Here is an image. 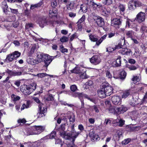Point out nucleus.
Segmentation results:
<instances>
[{
	"mask_svg": "<svg viewBox=\"0 0 147 147\" xmlns=\"http://www.w3.org/2000/svg\"><path fill=\"white\" fill-rule=\"evenodd\" d=\"M65 130V125H62L59 128L58 131L60 136L66 140H69L72 138H76L79 134L78 132H76L74 129L71 131V134L66 133L64 131Z\"/></svg>",
	"mask_w": 147,
	"mask_h": 147,
	"instance_id": "1",
	"label": "nucleus"
},
{
	"mask_svg": "<svg viewBox=\"0 0 147 147\" xmlns=\"http://www.w3.org/2000/svg\"><path fill=\"white\" fill-rule=\"evenodd\" d=\"M36 85L34 83L28 85H23L21 88V91L25 95H29L36 89Z\"/></svg>",
	"mask_w": 147,
	"mask_h": 147,
	"instance_id": "2",
	"label": "nucleus"
},
{
	"mask_svg": "<svg viewBox=\"0 0 147 147\" xmlns=\"http://www.w3.org/2000/svg\"><path fill=\"white\" fill-rule=\"evenodd\" d=\"M45 127L42 126H34L27 132V135H38L44 131Z\"/></svg>",
	"mask_w": 147,
	"mask_h": 147,
	"instance_id": "3",
	"label": "nucleus"
},
{
	"mask_svg": "<svg viewBox=\"0 0 147 147\" xmlns=\"http://www.w3.org/2000/svg\"><path fill=\"white\" fill-rule=\"evenodd\" d=\"M127 110V108L123 105H122L119 107L115 109L111 108H110L109 109V111L110 113H113L114 114L116 115L123 113Z\"/></svg>",
	"mask_w": 147,
	"mask_h": 147,
	"instance_id": "4",
	"label": "nucleus"
},
{
	"mask_svg": "<svg viewBox=\"0 0 147 147\" xmlns=\"http://www.w3.org/2000/svg\"><path fill=\"white\" fill-rule=\"evenodd\" d=\"M93 18L98 26L102 27L104 25V20L102 18L99 16L94 15L93 16Z\"/></svg>",
	"mask_w": 147,
	"mask_h": 147,
	"instance_id": "5",
	"label": "nucleus"
},
{
	"mask_svg": "<svg viewBox=\"0 0 147 147\" xmlns=\"http://www.w3.org/2000/svg\"><path fill=\"white\" fill-rule=\"evenodd\" d=\"M57 57V56H50L48 54H47L44 59V62L45 63L44 66L47 67L51 63L53 60Z\"/></svg>",
	"mask_w": 147,
	"mask_h": 147,
	"instance_id": "6",
	"label": "nucleus"
},
{
	"mask_svg": "<svg viewBox=\"0 0 147 147\" xmlns=\"http://www.w3.org/2000/svg\"><path fill=\"white\" fill-rule=\"evenodd\" d=\"M38 107L39 112L37 114V116L38 118H40L45 116L46 110V108H44L43 105L41 103L39 104Z\"/></svg>",
	"mask_w": 147,
	"mask_h": 147,
	"instance_id": "7",
	"label": "nucleus"
},
{
	"mask_svg": "<svg viewBox=\"0 0 147 147\" xmlns=\"http://www.w3.org/2000/svg\"><path fill=\"white\" fill-rule=\"evenodd\" d=\"M121 20L120 18H114L111 19V25L116 28H119L121 24Z\"/></svg>",
	"mask_w": 147,
	"mask_h": 147,
	"instance_id": "8",
	"label": "nucleus"
},
{
	"mask_svg": "<svg viewBox=\"0 0 147 147\" xmlns=\"http://www.w3.org/2000/svg\"><path fill=\"white\" fill-rule=\"evenodd\" d=\"M71 95L72 96L74 97H78L80 99L84 97L92 101V99H90L87 95L84 94L83 93H80L78 92H73L71 93Z\"/></svg>",
	"mask_w": 147,
	"mask_h": 147,
	"instance_id": "9",
	"label": "nucleus"
},
{
	"mask_svg": "<svg viewBox=\"0 0 147 147\" xmlns=\"http://www.w3.org/2000/svg\"><path fill=\"white\" fill-rule=\"evenodd\" d=\"M102 86L103 87L107 96H110L113 93V89L111 86H106L105 84H103Z\"/></svg>",
	"mask_w": 147,
	"mask_h": 147,
	"instance_id": "10",
	"label": "nucleus"
},
{
	"mask_svg": "<svg viewBox=\"0 0 147 147\" xmlns=\"http://www.w3.org/2000/svg\"><path fill=\"white\" fill-rule=\"evenodd\" d=\"M101 61L100 57L98 55H94L90 59L91 63L95 65L99 64Z\"/></svg>",
	"mask_w": 147,
	"mask_h": 147,
	"instance_id": "11",
	"label": "nucleus"
},
{
	"mask_svg": "<svg viewBox=\"0 0 147 147\" xmlns=\"http://www.w3.org/2000/svg\"><path fill=\"white\" fill-rule=\"evenodd\" d=\"M145 13L140 12L137 15L135 19L139 23H141L145 20Z\"/></svg>",
	"mask_w": 147,
	"mask_h": 147,
	"instance_id": "12",
	"label": "nucleus"
},
{
	"mask_svg": "<svg viewBox=\"0 0 147 147\" xmlns=\"http://www.w3.org/2000/svg\"><path fill=\"white\" fill-rule=\"evenodd\" d=\"M111 100L115 105L120 104L121 102L120 97L118 96H115L112 97Z\"/></svg>",
	"mask_w": 147,
	"mask_h": 147,
	"instance_id": "13",
	"label": "nucleus"
},
{
	"mask_svg": "<svg viewBox=\"0 0 147 147\" xmlns=\"http://www.w3.org/2000/svg\"><path fill=\"white\" fill-rule=\"evenodd\" d=\"M46 55V54H44L42 53H40L38 54L37 56L36 59L38 60V62L40 63L43 61H44V60Z\"/></svg>",
	"mask_w": 147,
	"mask_h": 147,
	"instance_id": "14",
	"label": "nucleus"
},
{
	"mask_svg": "<svg viewBox=\"0 0 147 147\" xmlns=\"http://www.w3.org/2000/svg\"><path fill=\"white\" fill-rule=\"evenodd\" d=\"M121 57L120 56H119L116 60L112 62V66L114 67L120 66L121 65Z\"/></svg>",
	"mask_w": 147,
	"mask_h": 147,
	"instance_id": "15",
	"label": "nucleus"
},
{
	"mask_svg": "<svg viewBox=\"0 0 147 147\" xmlns=\"http://www.w3.org/2000/svg\"><path fill=\"white\" fill-rule=\"evenodd\" d=\"M97 93L98 96L101 98H104L107 96L103 88L98 90Z\"/></svg>",
	"mask_w": 147,
	"mask_h": 147,
	"instance_id": "16",
	"label": "nucleus"
},
{
	"mask_svg": "<svg viewBox=\"0 0 147 147\" xmlns=\"http://www.w3.org/2000/svg\"><path fill=\"white\" fill-rule=\"evenodd\" d=\"M119 52L123 55H129L130 53L132 54L131 50L127 48H121L119 50Z\"/></svg>",
	"mask_w": 147,
	"mask_h": 147,
	"instance_id": "17",
	"label": "nucleus"
},
{
	"mask_svg": "<svg viewBox=\"0 0 147 147\" xmlns=\"http://www.w3.org/2000/svg\"><path fill=\"white\" fill-rule=\"evenodd\" d=\"M39 24L40 26L42 28H43L45 26L48 24L47 20L45 18L40 20L39 22Z\"/></svg>",
	"mask_w": 147,
	"mask_h": 147,
	"instance_id": "18",
	"label": "nucleus"
},
{
	"mask_svg": "<svg viewBox=\"0 0 147 147\" xmlns=\"http://www.w3.org/2000/svg\"><path fill=\"white\" fill-rule=\"evenodd\" d=\"M57 15V11L56 9H53L52 10H50L49 11V16L51 17L56 16Z\"/></svg>",
	"mask_w": 147,
	"mask_h": 147,
	"instance_id": "19",
	"label": "nucleus"
},
{
	"mask_svg": "<svg viewBox=\"0 0 147 147\" xmlns=\"http://www.w3.org/2000/svg\"><path fill=\"white\" fill-rule=\"evenodd\" d=\"M131 92V90L130 89L124 91L122 95V98H126L130 94Z\"/></svg>",
	"mask_w": 147,
	"mask_h": 147,
	"instance_id": "20",
	"label": "nucleus"
},
{
	"mask_svg": "<svg viewBox=\"0 0 147 147\" xmlns=\"http://www.w3.org/2000/svg\"><path fill=\"white\" fill-rule=\"evenodd\" d=\"M128 7L130 10H134L136 8L133 0L130 1L128 4Z\"/></svg>",
	"mask_w": 147,
	"mask_h": 147,
	"instance_id": "21",
	"label": "nucleus"
},
{
	"mask_svg": "<svg viewBox=\"0 0 147 147\" xmlns=\"http://www.w3.org/2000/svg\"><path fill=\"white\" fill-rule=\"evenodd\" d=\"M91 6H92L94 10L96 9L97 8H98L99 9H101L102 8V7L101 5L100 4L97 5L94 2L91 3Z\"/></svg>",
	"mask_w": 147,
	"mask_h": 147,
	"instance_id": "22",
	"label": "nucleus"
},
{
	"mask_svg": "<svg viewBox=\"0 0 147 147\" xmlns=\"http://www.w3.org/2000/svg\"><path fill=\"white\" fill-rule=\"evenodd\" d=\"M89 37L90 39L93 42H97L98 40V38H97L96 36L92 34H88Z\"/></svg>",
	"mask_w": 147,
	"mask_h": 147,
	"instance_id": "23",
	"label": "nucleus"
},
{
	"mask_svg": "<svg viewBox=\"0 0 147 147\" xmlns=\"http://www.w3.org/2000/svg\"><path fill=\"white\" fill-rule=\"evenodd\" d=\"M75 3L73 1L68 2V3L67 5V8L68 9H74Z\"/></svg>",
	"mask_w": 147,
	"mask_h": 147,
	"instance_id": "24",
	"label": "nucleus"
},
{
	"mask_svg": "<svg viewBox=\"0 0 147 147\" xmlns=\"http://www.w3.org/2000/svg\"><path fill=\"white\" fill-rule=\"evenodd\" d=\"M11 100L14 102L19 100L20 99V97L14 94H12L11 96Z\"/></svg>",
	"mask_w": 147,
	"mask_h": 147,
	"instance_id": "25",
	"label": "nucleus"
},
{
	"mask_svg": "<svg viewBox=\"0 0 147 147\" xmlns=\"http://www.w3.org/2000/svg\"><path fill=\"white\" fill-rule=\"evenodd\" d=\"M119 8L120 9L121 14L122 15H123L124 13V12L125 10V5L122 4H120L119 6Z\"/></svg>",
	"mask_w": 147,
	"mask_h": 147,
	"instance_id": "26",
	"label": "nucleus"
},
{
	"mask_svg": "<svg viewBox=\"0 0 147 147\" xmlns=\"http://www.w3.org/2000/svg\"><path fill=\"white\" fill-rule=\"evenodd\" d=\"M2 6L3 9V12L5 13H7L8 6L7 5L5 2L3 1L2 2Z\"/></svg>",
	"mask_w": 147,
	"mask_h": 147,
	"instance_id": "27",
	"label": "nucleus"
},
{
	"mask_svg": "<svg viewBox=\"0 0 147 147\" xmlns=\"http://www.w3.org/2000/svg\"><path fill=\"white\" fill-rule=\"evenodd\" d=\"M134 3V6L135 8L137 7L142 6L143 4L140 1L137 0H133Z\"/></svg>",
	"mask_w": 147,
	"mask_h": 147,
	"instance_id": "28",
	"label": "nucleus"
},
{
	"mask_svg": "<svg viewBox=\"0 0 147 147\" xmlns=\"http://www.w3.org/2000/svg\"><path fill=\"white\" fill-rule=\"evenodd\" d=\"M134 32L132 30L126 32V34L127 38H132Z\"/></svg>",
	"mask_w": 147,
	"mask_h": 147,
	"instance_id": "29",
	"label": "nucleus"
},
{
	"mask_svg": "<svg viewBox=\"0 0 147 147\" xmlns=\"http://www.w3.org/2000/svg\"><path fill=\"white\" fill-rule=\"evenodd\" d=\"M106 35H104L99 40L96 42V45L97 46L99 45L102 42L103 40L106 38Z\"/></svg>",
	"mask_w": 147,
	"mask_h": 147,
	"instance_id": "30",
	"label": "nucleus"
},
{
	"mask_svg": "<svg viewBox=\"0 0 147 147\" xmlns=\"http://www.w3.org/2000/svg\"><path fill=\"white\" fill-rule=\"evenodd\" d=\"M126 76V73L124 71H123L120 72L119 78L123 80L125 78Z\"/></svg>",
	"mask_w": 147,
	"mask_h": 147,
	"instance_id": "31",
	"label": "nucleus"
},
{
	"mask_svg": "<svg viewBox=\"0 0 147 147\" xmlns=\"http://www.w3.org/2000/svg\"><path fill=\"white\" fill-rule=\"evenodd\" d=\"M87 7L85 4H82L80 7V11L83 12H86L87 11Z\"/></svg>",
	"mask_w": 147,
	"mask_h": 147,
	"instance_id": "32",
	"label": "nucleus"
},
{
	"mask_svg": "<svg viewBox=\"0 0 147 147\" xmlns=\"http://www.w3.org/2000/svg\"><path fill=\"white\" fill-rule=\"evenodd\" d=\"M140 80V78L139 76H133V78L131 79V80L134 83H136L138 82H139Z\"/></svg>",
	"mask_w": 147,
	"mask_h": 147,
	"instance_id": "33",
	"label": "nucleus"
},
{
	"mask_svg": "<svg viewBox=\"0 0 147 147\" xmlns=\"http://www.w3.org/2000/svg\"><path fill=\"white\" fill-rule=\"evenodd\" d=\"M70 89L71 91L73 92H75V91L78 90L77 87L76 85L74 84L71 86Z\"/></svg>",
	"mask_w": 147,
	"mask_h": 147,
	"instance_id": "34",
	"label": "nucleus"
},
{
	"mask_svg": "<svg viewBox=\"0 0 147 147\" xmlns=\"http://www.w3.org/2000/svg\"><path fill=\"white\" fill-rule=\"evenodd\" d=\"M32 62L30 61V59H28L27 60L28 63L31 65H34L35 64H37L39 62H38V60H37L32 58Z\"/></svg>",
	"mask_w": 147,
	"mask_h": 147,
	"instance_id": "35",
	"label": "nucleus"
},
{
	"mask_svg": "<svg viewBox=\"0 0 147 147\" xmlns=\"http://www.w3.org/2000/svg\"><path fill=\"white\" fill-rule=\"evenodd\" d=\"M137 27V25L133 22L132 24V25L131 26V27L129 28H132L136 31H138L139 30V29Z\"/></svg>",
	"mask_w": 147,
	"mask_h": 147,
	"instance_id": "36",
	"label": "nucleus"
},
{
	"mask_svg": "<svg viewBox=\"0 0 147 147\" xmlns=\"http://www.w3.org/2000/svg\"><path fill=\"white\" fill-rule=\"evenodd\" d=\"M12 54L14 56V57L15 59L19 57L20 56L21 54L20 53L17 51H14L13 53Z\"/></svg>",
	"mask_w": 147,
	"mask_h": 147,
	"instance_id": "37",
	"label": "nucleus"
},
{
	"mask_svg": "<svg viewBox=\"0 0 147 147\" xmlns=\"http://www.w3.org/2000/svg\"><path fill=\"white\" fill-rule=\"evenodd\" d=\"M80 77L82 79H86L88 78L89 76H87L86 72H84V73L81 72Z\"/></svg>",
	"mask_w": 147,
	"mask_h": 147,
	"instance_id": "38",
	"label": "nucleus"
},
{
	"mask_svg": "<svg viewBox=\"0 0 147 147\" xmlns=\"http://www.w3.org/2000/svg\"><path fill=\"white\" fill-rule=\"evenodd\" d=\"M14 59V56L12 53L9 55L6 58V59L9 61H11Z\"/></svg>",
	"mask_w": 147,
	"mask_h": 147,
	"instance_id": "39",
	"label": "nucleus"
},
{
	"mask_svg": "<svg viewBox=\"0 0 147 147\" xmlns=\"http://www.w3.org/2000/svg\"><path fill=\"white\" fill-rule=\"evenodd\" d=\"M60 51L62 53H64L65 52H68V49L66 48H64L63 45H61L60 46Z\"/></svg>",
	"mask_w": 147,
	"mask_h": 147,
	"instance_id": "40",
	"label": "nucleus"
},
{
	"mask_svg": "<svg viewBox=\"0 0 147 147\" xmlns=\"http://www.w3.org/2000/svg\"><path fill=\"white\" fill-rule=\"evenodd\" d=\"M68 38L65 36H63L60 39V41L62 42H65L68 41Z\"/></svg>",
	"mask_w": 147,
	"mask_h": 147,
	"instance_id": "41",
	"label": "nucleus"
},
{
	"mask_svg": "<svg viewBox=\"0 0 147 147\" xmlns=\"http://www.w3.org/2000/svg\"><path fill=\"white\" fill-rule=\"evenodd\" d=\"M72 72L76 74H80L81 73L79 68L78 67H75L72 70Z\"/></svg>",
	"mask_w": 147,
	"mask_h": 147,
	"instance_id": "42",
	"label": "nucleus"
},
{
	"mask_svg": "<svg viewBox=\"0 0 147 147\" xmlns=\"http://www.w3.org/2000/svg\"><path fill=\"white\" fill-rule=\"evenodd\" d=\"M103 3L107 5H110L112 3V0H103Z\"/></svg>",
	"mask_w": 147,
	"mask_h": 147,
	"instance_id": "43",
	"label": "nucleus"
},
{
	"mask_svg": "<svg viewBox=\"0 0 147 147\" xmlns=\"http://www.w3.org/2000/svg\"><path fill=\"white\" fill-rule=\"evenodd\" d=\"M93 84L92 81L91 80H89L86 82L85 85L86 86V88H88V86H91Z\"/></svg>",
	"mask_w": 147,
	"mask_h": 147,
	"instance_id": "44",
	"label": "nucleus"
},
{
	"mask_svg": "<svg viewBox=\"0 0 147 147\" xmlns=\"http://www.w3.org/2000/svg\"><path fill=\"white\" fill-rule=\"evenodd\" d=\"M133 22L130 20L127 19L126 22V26L128 28L131 27V26Z\"/></svg>",
	"mask_w": 147,
	"mask_h": 147,
	"instance_id": "45",
	"label": "nucleus"
},
{
	"mask_svg": "<svg viewBox=\"0 0 147 147\" xmlns=\"http://www.w3.org/2000/svg\"><path fill=\"white\" fill-rule=\"evenodd\" d=\"M54 98L52 95L51 94H48V96L46 100L48 101H53L54 100Z\"/></svg>",
	"mask_w": 147,
	"mask_h": 147,
	"instance_id": "46",
	"label": "nucleus"
},
{
	"mask_svg": "<svg viewBox=\"0 0 147 147\" xmlns=\"http://www.w3.org/2000/svg\"><path fill=\"white\" fill-rule=\"evenodd\" d=\"M102 9V13L103 15L104 16H106L109 14L110 13V12L109 11H107L106 9H105L104 10H103L102 8L101 9Z\"/></svg>",
	"mask_w": 147,
	"mask_h": 147,
	"instance_id": "47",
	"label": "nucleus"
},
{
	"mask_svg": "<svg viewBox=\"0 0 147 147\" xmlns=\"http://www.w3.org/2000/svg\"><path fill=\"white\" fill-rule=\"evenodd\" d=\"M130 141V139H126L123 141L122 142V144L123 145H126L128 144Z\"/></svg>",
	"mask_w": 147,
	"mask_h": 147,
	"instance_id": "48",
	"label": "nucleus"
},
{
	"mask_svg": "<svg viewBox=\"0 0 147 147\" xmlns=\"http://www.w3.org/2000/svg\"><path fill=\"white\" fill-rule=\"evenodd\" d=\"M28 143L27 142H23L20 143V147H28Z\"/></svg>",
	"mask_w": 147,
	"mask_h": 147,
	"instance_id": "49",
	"label": "nucleus"
},
{
	"mask_svg": "<svg viewBox=\"0 0 147 147\" xmlns=\"http://www.w3.org/2000/svg\"><path fill=\"white\" fill-rule=\"evenodd\" d=\"M85 16H82L80 18L78 21L77 23L80 24L83 22L85 20Z\"/></svg>",
	"mask_w": 147,
	"mask_h": 147,
	"instance_id": "50",
	"label": "nucleus"
},
{
	"mask_svg": "<svg viewBox=\"0 0 147 147\" xmlns=\"http://www.w3.org/2000/svg\"><path fill=\"white\" fill-rule=\"evenodd\" d=\"M74 141V140L73 139V142L71 143L68 144H66L68 147H78L76 146L74 144L73 142Z\"/></svg>",
	"mask_w": 147,
	"mask_h": 147,
	"instance_id": "51",
	"label": "nucleus"
},
{
	"mask_svg": "<svg viewBox=\"0 0 147 147\" xmlns=\"http://www.w3.org/2000/svg\"><path fill=\"white\" fill-rule=\"evenodd\" d=\"M105 72L106 77L108 78L111 79L112 77V76L110 72L108 71H106Z\"/></svg>",
	"mask_w": 147,
	"mask_h": 147,
	"instance_id": "52",
	"label": "nucleus"
},
{
	"mask_svg": "<svg viewBox=\"0 0 147 147\" xmlns=\"http://www.w3.org/2000/svg\"><path fill=\"white\" fill-rule=\"evenodd\" d=\"M56 135V132L55 131H53L51 133L49 138L50 139H53L54 138Z\"/></svg>",
	"mask_w": 147,
	"mask_h": 147,
	"instance_id": "53",
	"label": "nucleus"
},
{
	"mask_svg": "<svg viewBox=\"0 0 147 147\" xmlns=\"http://www.w3.org/2000/svg\"><path fill=\"white\" fill-rule=\"evenodd\" d=\"M7 72L10 76H14V71H11L9 69H7Z\"/></svg>",
	"mask_w": 147,
	"mask_h": 147,
	"instance_id": "54",
	"label": "nucleus"
},
{
	"mask_svg": "<svg viewBox=\"0 0 147 147\" xmlns=\"http://www.w3.org/2000/svg\"><path fill=\"white\" fill-rule=\"evenodd\" d=\"M48 75V74L45 73H39L37 74V76L38 77L40 78H43L44 77L46 76H47Z\"/></svg>",
	"mask_w": 147,
	"mask_h": 147,
	"instance_id": "55",
	"label": "nucleus"
},
{
	"mask_svg": "<svg viewBox=\"0 0 147 147\" xmlns=\"http://www.w3.org/2000/svg\"><path fill=\"white\" fill-rule=\"evenodd\" d=\"M147 100V92H146L145 95H144L143 99H142V102L143 103H146V102Z\"/></svg>",
	"mask_w": 147,
	"mask_h": 147,
	"instance_id": "56",
	"label": "nucleus"
},
{
	"mask_svg": "<svg viewBox=\"0 0 147 147\" xmlns=\"http://www.w3.org/2000/svg\"><path fill=\"white\" fill-rule=\"evenodd\" d=\"M142 32H147V27L143 26H142L140 30Z\"/></svg>",
	"mask_w": 147,
	"mask_h": 147,
	"instance_id": "57",
	"label": "nucleus"
},
{
	"mask_svg": "<svg viewBox=\"0 0 147 147\" xmlns=\"http://www.w3.org/2000/svg\"><path fill=\"white\" fill-rule=\"evenodd\" d=\"M29 107V105L28 103H27V104L26 105L25 104H23L21 107V111H22V110H23L25 108H27Z\"/></svg>",
	"mask_w": 147,
	"mask_h": 147,
	"instance_id": "58",
	"label": "nucleus"
},
{
	"mask_svg": "<svg viewBox=\"0 0 147 147\" xmlns=\"http://www.w3.org/2000/svg\"><path fill=\"white\" fill-rule=\"evenodd\" d=\"M22 72L21 71H14V76H19L22 75Z\"/></svg>",
	"mask_w": 147,
	"mask_h": 147,
	"instance_id": "59",
	"label": "nucleus"
},
{
	"mask_svg": "<svg viewBox=\"0 0 147 147\" xmlns=\"http://www.w3.org/2000/svg\"><path fill=\"white\" fill-rule=\"evenodd\" d=\"M93 109L94 111L96 113H98L99 112V107L96 105H94L93 106Z\"/></svg>",
	"mask_w": 147,
	"mask_h": 147,
	"instance_id": "60",
	"label": "nucleus"
},
{
	"mask_svg": "<svg viewBox=\"0 0 147 147\" xmlns=\"http://www.w3.org/2000/svg\"><path fill=\"white\" fill-rule=\"evenodd\" d=\"M44 2L43 1V0H42L40 1L38 3L36 4L37 5V8L40 7L43 4Z\"/></svg>",
	"mask_w": 147,
	"mask_h": 147,
	"instance_id": "61",
	"label": "nucleus"
},
{
	"mask_svg": "<svg viewBox=\"0 0 147 147\" xmlns=\"http://www.w3.org/2000/svg\"><path fill=\"white\" fill-rule=\"evenodd\" d=\"M115 50L114 48L113 47H109L107 48V51L111 53Z\"/></svg>",
	"mask_w": 147,
	"mask_h": 147,
	"instance_id": "62",
	"label": "nucleus"
},
{
	"mask_svg": "<svg viewBox=\"0 0 147 147\" xmlns=\"http://www.w3.org/2000/svg\"><path fill=\"white\" fill-rule=\"evenodd\" d=\"M19 22L17 21H15L13 24V26L14 28H17L19 25Z\"/></svg>",
	"mask_w": 147,
	"mask_h": 147,
	"instance_id": "63",
	"label": "nucleus"
},
{
	"mask_svg": "<svg viewBox=\"0 0 147 147\" xmlns=\"http://www.w3.org/2000/svg\"><path fill=\"white\" fill-rule=\"evenodd\" d=\"M33 26V25L32 24H27L25 26V28L26 29H28Z\"/></svg>",
	"mask_w": 147,
	"mask_h": 147,
	"instance_id": "64",
	"label": "nucleus"
}]
</instances>
